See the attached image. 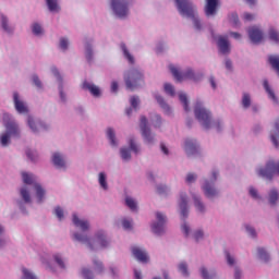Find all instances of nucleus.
<instances>
[{"mask_svg":"<svg viewBox=\"0 0 279 279\" xmlns=\"http://www.w3.org/2000/svg\"><path fill=\"white\" fill-rule=\"evenodd\" d=\"M13 101L15 110L16 112H19V114H27V112H29V109L27 108L25 102L19 98V93L16 92L13 94Z\"/></svg>","mask_w":279,"mask_h":279,"instance_id":"obj_11","label":"nucleus"},{"mask_svg":"<svg viewBox=\"0 0 279 279\" xmlns=\"http://www.w3.org/2000/svg\"><path fill=\"white\" fill-rule=\"evenodd\" d=\"M107 137L110 141V145H112V147H117V135L114 134V130L111 128L107 129Z\"/></svg>","mask_w":279,"mask_h":279,"instance_id":"obj_25","label":"nucleus"},{"mask_svg":"<svg viewBox=\"0 0 279 279\" xmlns=\"http://www.w3.org/2000/svg\"><path fill=\"white\" fill-rule=\"evenodd\" d=\"M82 88L83 90H89L90 95L94 97H99V95H101V90L98 86L86 81L83 83Z\"/></svg>","mask_w":279,"mask_h":279,"instance_id":"obj_16","label":"nucleus"},{"mask_svg":"<svg viewBox=\"0 0 279 279\" xmlns=\"http://www.w3.org/2000/svg\"><path fill=\"white\" fill-rule=\"evenodd\" d=\"M203 193L209 199H213V197H217V195L219 194L217 189H215V185H213V183L208 181H205V184L203 185Z\"/></svg>","mask_w":279,"mask_h":279,"instance_id":"obj_12","label":"nucleus"},{"mask_svg":"<svg viewBox=\"0 0 279 279\" xmlns=\"http://www.w3.org/2000/svg\"><path fill=\"white\" fill-rule=\"evenodd\" d=\"M73 239H74V241H78L80 243H84L85 245H87V247H89V250H95V247L93 246V243L90 242V240L87 235H82L80 233H74Z\"/></svg>","mask_w":279,"mask_h":279,"instance_id":"obj_20","label":"nucleus"},{"mask_svg":"<svg viewBox=\"0 0 279 279\" xmlns=\"http://www.w3.org/2000/svg\"><path fill=\"white\" fill-rule=\"evenodd\" d=\"M226 257L228 265H234V257L230 256L228 252H226Z\"/></svg>","mask_w":279,"mask_h":279,"instance_id":"obj_64","label":"nucleus"},{"mask_svg":"<svg viewBox=\"0 0 279 279\" xmlns=\"http://www.w3.org/2000/svg\"><path fill=\"white\" fill-rule=\"evenodd\" d=\"M156 219L157 222L153 223L151 230L154 234H162V232H165V225L167 223V216L160 211H157Z\"/></svg>","mask_w":279,"mask_h":279,"instance_id":"obj_8","label":"nucleus"},{"mask_svg":"<svg viewBox=\"0 0 279 279\" xmlns=\"http://www.w3.org/2000/svg\"><path fill=\"white\" fill-rule=\"evenodd\" d=\"M258 256L262 260H265V263L269 260V254L267 253V251H265V248H258Z\"/></svg>","mask_w":279,"mask_h":279,"instance_id":"obj_43","label":"nucleus"},{"mask_svg":"<svg viewBox=\"0 0 279 279\" xmlns=\"http://www.w3.org/2000/svg\"><path fill=\"white\" fill-rule=\"evenodd\" d=\"M27 123L33 132H38L36 129V122H34V118L28 117Z\"/></svg>","mask_w":279,"mask_h":279,"instance_id":"obj_55","label":"nucleus"},{"mask_svg":"<svg viewBox=\"0 0 279 279\" xmlns=\"http://www.w3.org/2000/svg\"><path fill=\"white\" fill-rule=\"evenodd\" d=\"M269 40H272V43H276L278 45L279 43V33L275 28H270L268 33Z\"/></svg>","mask_w":279,"mask_h":279,"instance_id":"obj_29","label":"nucleus"},{"mask_svg":"<svg viewBox=\"0 0 279 279\" xmlns=\"http://www.w3.org/2000/svg\"><path fill=\"white\" fill-rule=\"evenodd\" d=\"M185 151L187 156H195L197 154V142L195 140H186Z\"/></svg>","mask_w":279,"mask_h":279,"instance_id":"obj_17","label":"nucleus"},{"mask_svg":"<svg viewBox=\"0 0 279 279\" xmlns=\"http://www.w3.org/2000/svg\"><path fill=\"white\" fill-rule=\"evenodd\" d=\"M22 279H38V277H36V275H34V272H32L29 269L23 267L22 268Z\"/></svg>","mask_w":279,"mask_h":279,"instance_id":"obj_31","label":"nucleus"},{"mask_svg":"<svg viewBox=\"0 0 279 279\" xmlns=\"http://www.w3.org/2000/svg\"><path fill=\"white\" fill-rule=\"evenodd\" d=\"M140 128L142 130V136L148 143H154V137L151 136V130L147 128V118L145 116L141 117Z\"/></svg>","mask_w":279,"mask_h":279,"instance_id":"obj_9","label":"nucleus"},{"mask_svg":"<svg viewBox=\"0 0 279 279\" xmlns=\"http://www.w3.org/2000/svg\"><path fill=\"white\" fill-rule=\"evenodd\" d=\"M3 123L7 129V133H3L0 136V143L2 147H8L10 145V136H19L20 131H19V124L16 122L12 121L10 119V114L4 113L3 114Z\"/></svg>","mask_w":279,"mask_h":279,"instance_id":"obj_3","label":"nucleus"},{"mask_svg":"<svg viewBox=\"0 0 279 279\" xmlns=\"http://www.w3.org/2000/svg\"><path fill=\"white\" fill-rule=\"evenodd\" d=\"M132 254L137 260H140V263H147L149 260L147 253L137 246L132 248Z\"/></svg>","mask_w":279,"mask_h":279,"instance_id":"obj_15","label":"nucleus"},{"mask_svg":"<svg viewBox=\"0 0 279 279\" xmlns=\"http://www.w3.org/2000/svg\"><path fill=\"white\" fill-rule=\"evenodd\" d=\"M26 156L27 158H29V160H32V162H35L36 158H38V155L36 154V151H32V150H27Z\"/></svg>","mask_w":279,"mask_h":279,"instance_id":"obj_54","label":"nucleus"},{"mask_svg":"<svg viewBox=\"0 0 279 279\" xmlns=\"http://www.w3.org/2000/svg\"><path fill=\"white\" fill-rule=\"evenodd\" d=\"M255 16L252 13H244L243 14V21H245L246 23H250V21H254Z\"/></svg>","mask_w":279,"mask_h":279,"instance_id":"obj_60","label":"nucleus"},{"mask_svg":"<svg viewBox=\"0 0 279 279\" xmlns=\"http://www.w3.org/2000/svg\"><path fill=\"white\" fill-rule=\"evenodd\" d=\"M201 274L204 279H213L215 274L209 275L205 267L201 268Z\"/></svg>","mask_w":279,"mask_h":279,"instance_id":"obj_51","label":"nucleus"},{"mask_svg":"<svg viewBox=\"0 0 279 279\" xmlns=\"http://www.w3.org/2000/svg\"><path fill=\"white\" fill-rule=\"evenodd\" d=\"M21 196L26 204H29L32 202V197L29 196V191H27L25 187L21 190Z\"/></svg>","mask_w":279,"mask_h":279,"instance_id":"obj_40","label":"nucleus"},{"mask_svg":"<svg viewBox=\"0 0 279 279\" xmlns=\"http://www.w3.org/2000/svg\"><path fill=\"white\" fill-rule=\"evenodd\" d=\"M96 239L100 247H108V240H106V235L104 234V231L98 232L96 234Z\"/></svg>","mask_w":279,"mask_h":279,"instance_id":"obj_24","label":"nucleus"},{"mask_svg":"<svg viewBox=\"0 0 279 279\" xmlns=\"http://www.w3.org/2000/svg\"><path fill=\"white\" fill-rule=\"evenodd\" d=\"M121 49L124 53V58L129 60L130 64H134V57L130 53V50H128V47L125 46V44L121 45Z\"/></svg>","mask_w":279,"mask_h":279,"instance_id":"obj_28","label":"nucleus"},{"mask_svg":"<svg viewBox=\"0 0 279 279\" xmlns=\"http://www.w3.org/2000/svg\"><path fill=\"white\" fill-rule=\"evenodd\" d=\"M22 178H23L24 184H34V181H35L34 174L23 172Z\"/></svg>","mask_w":279,"mask_h":279,"instance_id":"obj_34","label":"nucleus"},{"mask_svg":"<svg viewBox=\"0 0 279 279\" xmlns=\"http://www.w3.org/2000/svg\"><path fill=\"white\" fill-rule=\"evenodd\" d=\"M124 82L128 90H136L145 84L143 72L138 69H131L124 73Z\"/></svg>","mask_w":279,"mask_h":279,"instance_id":"obj_2","label":"nucleus"},{"mask_svg":"<svg viewBox=\"0 0 279 279\" xmlns=\"http://www.w3.org/2000/svg\"><path fill=\"white\" fill-rule=\"evenodd\" d=\"M138 104H141V100L138 99V97H136V96L131 97L132 108H138Z\"/></svg>","mask_w":279,"mask_h":279,"instance_id":"obj_58","label":"nucleus"},{"mask_svg":"<svg viewBox=\"0 0 279 279\" xmlns=\"http://www.w3.org/2000/svg\"><path fill=\"white\" fill-rule=\"evenodd\" d=\"M264 88L269 97L272 99V101H275V104H278V98L276 97V94L272 92L271 87H269V82L264 81Z\"/></svg>","mask_w":279,"mask_h":279,"instance_id":"obj_26","label":"nucleus"},{"mask_svg":"<svg viewBox=\"0 0 279 279\" xmlns=\"http://www.w3.org/2000/svg\"><path fill=\"white\" fill-rule=\"evenodd\" d=\"M194 114L197 121L201 122L205 130H210V125L213 123V114L204 107L201 101H197L194 107Z\"/></svg>","mask_w":279,"mask_h":279,"instance_id":"obj_4","label":"nucleus"},{"mask_svg":"<svg viewBox=\"0 0 279 279\" xmlns=\"http://www.w3.org/2000/svg\"><path fill=\"white\" fill-rule=\"evenodd\" d=\"M54 215L58 217L59 221H62L64 219V210H62L60 207H56Z\"/></svg>","mask_w":279,"mask_h":279,"instance_id":"obj_50","label":"nucleus"},{"mask_svg":"<svg viewBox=\"0 0 279 279\" xmlns=\"http://www.w3.org/2000/svg\"><path fill=\"white\" fill-rule=\"evenodd\" d=\"M248 38L251 39V43L258 45V43H262L263 40V31H260L257 26H252L248 28Z\"/></svg>","mask_w":279,"mask_h":279,"instance_id":"obj_10","label":"nucleus"},{"mask_svg":"<svg viewBox=\"0 0 279 279\" xmlns=\"http://www.w3.org/2000/svg\"><path fill=\"white\" fill-rule=\"evenodd\" d=\"M242 106L243 108H250V106H252V97L250 96V94L247 93L243 94Z\"/></svg>","mask_w":279,"mask_h":279,"instance_id":"obj_33","label":"nucleus"},{"mask_svg":"<svg viewBox=\"0 0 279 279\" xmlns=\"http://www.w3.org/2000/svg\"><path fill=\"white\" fill-rule=\"evenodd\" d=\"M111 8L119 19H125L129 14L128 2L125 0H111Z\"/></svg>","mask_w":279,"mask_h":279,"instance_id":"obj_7","label":"nucleus"},{"mask_svg":"<svg viewBox=\"0 0 279 279\" xmlns=\"http://www.w3.org/2000/svg\"><path fill=\"white\" fill-rule=\"evenodd\" d=\"M125 204L131 210H136V202L132 197H126Z\"/></svg>","mask_w":279,"mask_h":279,"instance_id":"obj_44","label":"nucleus"},{"mask_svg":"<svg viewBox=\"0 0 279 279\" xmlns=\"http://www.w3.org/2000/svg\"><path fill=\"white\" fill-rule=\"evenodd\" d=\"M177 8L182 16H187V19H193L194 27L196 29H202V22L197 19L195 13V7L189 0H174Z\"/></svg>","mask_w":279,"mask_h":279,"instance_id":"obj_1","label":"nucleus"},{"mask_svg":"<svg viewBox=\"0 0 279 279\" xmlns=\"http://www.w3.org/2000/svg\"><path fill=\"white\" fill-rule=\"evenodd\" d=\"M163 88L167 95H170V97H175V87H173V85L166 83Z\"/></svg>","mask_w":279,"mask_h":279,"instance_id":"obj_39","label":"nucleus"},{"mask_svg":"<svg viewBox=\"0 0 279 279\" xmlns=\"http://www.w3.org/2000/svg\"><path fill=\"white\" fill-rule=\"evenodd\" d=\"M270 141L275 147H279L278 141H279V119L275 123V130L270 134Z\"/></svg>","mask_w":279,"mask_h":279,"instance_id":"obj_22","label":"nucleus"},{"mask_svg":"<svg viewBox=\"0 0 279 279\" xmlns=\"http://www.w3.org/2000/svg\"><path fill=\"white\" fill-rule=\"evenodd\" d=\"M217 5H219V1L206 0V5H205L206 16H215L217 14Z\"/></svg>","mask_w":279,"mask_h":279,"instance_id":"obj_13","label":"nucleus"},{"mask_svg":"<svg viewBox=\"0 0 279 279\" xmlns=\"http://www.w3.org/2000/svg\"><path fill=\"white\" fill-rule=\"evenodd\" d=\"M194 239L195 241H202V239H204V231L198 230L194 233Z\"/></svg>","mask_w":279,"mask_h":279,"instance_id":"obj_61","label":"nucleus"},{"mask_svg":"<svg viewBox=\"0 0 279 279\" xmlns=\"http://www.w3.org/2000/svg\"><path fill=\"white\" fill-rule=\"evenodd\" d=\"M60 48L63 51H66V49H69V40L66 38H61L60 39Z\"/></svg>","mask_w":279,"mask_h":279,"instance_id":"obj_52","label":"nucleus"},{"mask_svg":"<svg viewBox=\"0 0 279 279\" xmlns=\"http://www.w3.org/2000/svg\"><path fill=\"white\" fill-rule=\"evenodd\" d=\"M122 226L124 228V230H132V222L130 220H122Z\"/></svg>","mask_w":279,"mask_h":279,"instance_id":"obj_62","label":"nucleus"},{"mask_svg":"<svg viewBox=\"0 0 279 279\" xmlns=\"http://www.w3.org/2000/svg\"><path fill=\"white\" fill-rule=\"evenodd\" d=\"M54 260L59 265V267H61V269L65 268L64 260H62V257H60V255H54Z\"/></svg>","mask_w":279,"mask_h":279,"instance_id":"obj_59","label":"nucleus"},{"mask_svg":"<svg viewBox=\"0 0 279 279\" xmlns=\"http://www.w3.org/2000/svg\"><path fill=\"white\" fill-rule=\"evenodd\" d=\"M1 25L2 29H4L8 34L12 32V27L8 25V17H5L4 15L1 16Z\"/></svg>","mask_w":279,"mask_h":279,"instance_id":"obj_41","label":"nucleus"},{"mask_svg":"<svg viewBox=\"0 0 279 279\" xmlns=\"http://www.w3.org/2000/svg\"><path fill=\"white\" fill-rule=\"evenodd\" d=\"M179 206L181 208V217H183V219H186V217H189V202L186 201L185 193H182L180 195Z\"/></svg>","mask_w":279,"mask_h":279,"instance_id":"obj_14","label":"nucleus"},{"mask_svg":"<svg viewBox=\"0 0 279 279\" xmlns=\"http://www.w3.org/2000/svg\"><path fill=\"white\" fill-rule=\"evenodd\" d=\"M268 62L272 66V69H275V71H277V73L279 74V57L278 56H270L268 58Z\"/></svg>","mask_w":279,"mask_h":279,"instance_id":"obj_27","label":"nucleus"},{"mask_svg":"<svg viewBox=\"0 0 279 279\" xmlns=\"http://www.w3.org/2000/svg\"><path fill=\"white\" fill-rule=\"evenodd\" d=\"M94 271H96V274H104V263H101L98 259H94Z\"/></svg>","mask_w":279,"mask_h":279,"instance_id":"obj_35","label":"nucleus"},{"mask_svg":"<svg viewBox=\"0 0 279 279\" xmlns=\"http://www.w3.org/2000/svg\"><path fill=\"white\" fill-rule=\"evenodd\" d=\"M193 199H194V204H195V207L197 208V210H199V213H204V210H205L204 203H202L199 197H197V195H193Z\"/></svg>","mask_w":279,"mask_h":279,"instance_id":"obj_38","label":"nucleus"},{"mask_svg":"<svg viewBox=\"0 0 279 279\" xmlns=\"http://www.w3.org/2000/svg\"><path fill=\"white\" fill-rule=\"evenodd\" d=\"M120 154H121V158L124 160H130V158H132V155L130 154V149L128 148H121Z\"/></svg>","mask_w":279,"mask_h":279,"instance_id":"obj_45","label":"nucleus"},{"mask_svg":"<svg viewBox=\"0 0 279 279\" xmlns=\"http://www.w3.org/2000/svg\"><path fill=\"white\" fill-rule=\"evenodd\" d=\"M179 271H181L183 276H189V266L186 265V263H181L179 265Z\"/></svg>","mask_w":279,"mask_h":279,"instance_id":"obj_48","label":"nucleus"},{"mask_svg":"<svg viewBox=\"0 0 279 279\" xmlns=\"http://www.w3.org/2000/svg\"><path fill=\"white\" fill-rule=\"evenodd\" d=\"M52 162L54 167H58V169H64V167H66V163L64 162V158L59 153L53 154Z\"/></svg>","mask_w":279,"mask_h":279,"instance_id":"obj_21","label":"nucleus"},{"mask_svg":"<svg viewBox=\"0 0 279 279\" xmlns=\"http://www.w3.org/2000/svg\"><path fill=\"white\" fill-rule=\"evenodd\" d=\"M195 180H197V174L189 173L185 179V182L187 184H193V182H195Z\"/></svg>","mask_w":279,"mask_h":279,"instance_id":"obj_53","label":"nucleus"},{"mask_svg":"<svg viewBox=\"0 0 279 279\" xmlns=\"http://www.w3.org/2000/svg\"><path fill=\"white\" fill-rule=\"evenodd\" d=\"M179 99L181 104H183L185 112H190L191 108H189V98L186 97V94H180Z\"/></svg>","mask_w":279,"mask_h":279,"instance_id":"obj_32","label":"nucleus"},{"mask_svg":"<svg viewBox=\"0 0 279 279\" xmlns=\"http://www.w3.org/2000/svg\"><path fill=\"white\" fill-rule=\"evenodd\" d=\"M278 191L276 190H271L269 193V204H271V206H276V202H278Z\"/></svg>","mask_w":279,"mask_h":279,"instance_id":"obj_36","label":"nucleus"},{"mask_svg":"<svg viewBox=\"0 0 279 279\" xmlns=\"http://www.w3.org/2000/svg\"><path fill=\"white\" fill-rule=\"evenodd\" d=\"M82 275L85 279H93L94 278L93 271L88 268H83Z\"/></svg>","mask_w":279,"mask_h":279,"instance_id":"obj_49","label":"nucleus"},{"mask_svg":"<svg viewBox=\"0 0 279 279\" xmlns=\"http://www.w3.org/2000/svg\"><path fill=\"white\" fill-rule=\"evenodd\" d=\"M218 49L220 53H230V43L228 41V38L226 37H219L218 38Z\"/></svg>","mask_w":279,"mask_h":279,"instance_id":"obj_18","label":"nucleus"},{"mask_svg":"<svg viewBox=\"0 0 279 279\" xmlns=\"http://www.w3.org/2000/svg\"><path fill=\"white\" fill-rule=\"evenodd\" d=\"M35 191H36L37 202L38 204H41L43 199H45V190L43 189V186H40V184L35 183Z\"/></svg>","mask_w":279,"mask_h":279,"instance_id":"obj_23","label":"nucleus"},{"mask_svg":"<svg viewBox=\"0 0 279 279\" xmlns=\"http://www.w3.org/2000/svg\"><path fill=\"white\" fill-rule=\"evenodd\" d=\"M246 232H248L250 235H252L253 238H256V230L250 226H246Z\"/></svg>","mask_w":279,"mask_h":279,"instance_id":"obj_63","label":"nucleus"},{"mask_svg":"<svg viewBox=\"0 0 279 279\" xmlns=\"http://www.w3.org/2000/svg\"><path fill=\"white\" fill-rule=\"evenodd\" d=\"M46 3L50 12H58V10H60V7H58V0H46Z\"/></svg>","mask_w":279,"mask_h":279,"instance_id":"obj_30","label":"nucleus"},{"mask_svg":"<svg viewBox=\"0 0 279 279\" xmlns=\"http://www.w3.org/2000/svg\"><path fill=\"white\" fill-rule=\"evenodd\" d=\"M98 182L101 189H104L105 191H108V182H106V173L104 172L99 173Z\"/></svg>","mask_w":279,"mask_h":279,"instance_id":"obj_37","label":"nucleus"},{"mask_svg":"<svg viewBox=\"0 0 279 279\" xmlns=\"http://www.w3.org/2000/svg\"><path fill=\"white\" fill-rule=\"evenodd\" d=\"M157 102L159 104V106H161V108L166 111L169 112V105H167V102H165V98H162V96H156Z\"/></svg>","mask_w":279,"mask_h":279,"instance_id":"obj_42","label":"nucleus"},{"mask_svg":"<svg viewBox=\"0 0 279 279\" xmlns=\"http://www.w3.org/2000/svg\"><path fill=\"white\" fill-rule=\"evenodd\" d=\"M73 223L76 228H80L83 232H86L88 228H90V223L87 220H82L77 217V215H73Z\"/></svg>","mask_w":279,"mask_h":279,"instance_id":"obj_19","label":"nucleus"},{"mask_svg":"<svg viewBox=\"0 0 279 279\" xmlns=\"http://www.w3.org/2000/svg\"><path fill=\"white\" fill-rule=\"evenodd\" d=\"M129 145H130V148L132 149V151H134L135 154H138V146H136L134 138L130 140Z\"/></svg>","mask_w":279,"mask_h":279,"instance_id":"obj_56","label":"nucleus"},{"mask_svg":"<svg viewBox=\"0 0 279 279\" xmlns=\"http://www.w3.org/2000/svg\"><path fill=\"white\" fill-rule=\"evenodd\" d=\"M170 72L173 75L175 82H185V80H192V82H197L199 78L195 75L193 70L187 69L185 72H180L175 65H169Z\"/></svg>","mask_w":279,"mask_h":279,"instance_id":"obj_5","label":"nucleus"},{"mask_svg":"<svg viewBox=\"0 0 279 279\" xmlns=\"http://www.w3.org/2000/svg\"><path fill=\"white\" fill-rule=\"evenodd\" d=\"M33 83L35 84L36 87L43 88V82H40V78L38 75H33Z\"/></svg>","mask_w":279,"mask_h":279,"instance_id":"obj_57","label":"nucleus"},{"mask_svg":"<svg viewBox=\"0 0 279 279\" xmlns=\"http://www.w3.org/2000/svg\"><path fill=\"white\" fill-rule=\"evenodd\" d=\"M229 21H230V23H232V25H234V27L239 26V14L231 13L229 15Z\"/></svg>","mask_w":279,"mask_h":279,"instance_id":"obj_46","label":"nucleus"},{"mask_svg":"<svg viewBox=\"0 0 279 279\" xmlns=\"http://www.w3.org/2000/svg\"><path fill=\"white\" fill-rule=\"evenodd\" d=\"M33 34H35V36H40V34H43V27L40 26V24H33Z\"/></svg>","mask_w":279,"mask_h":279,"instance_id":"obj_47","label":"nucleus"},{"mask_svg":"<svg viewBox=\"0 0 279 279\" xmlns=\"http://www.w3.org/2000/svg\"><path fill=\"white\" fill-rule=\"evenodd\" d=\"M257 173L260 178H266V180H271V178H274V175H276V173H279V161L276 162L274 160H269L266 163V167L260 168L257 171Z\"/></svg>","mask_w":279,"mask_h":279,"instance_id":"obj_6","label":"nucleus"}]
</instances>
